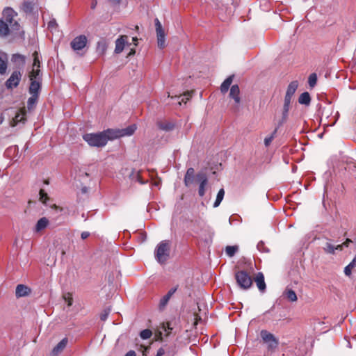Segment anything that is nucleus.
<instances>
[{
	"label": "nucleus",
	"mask_w": 356,
	"mask_h": 356,
	"mask_svg": "<svg viewBox=\"0 0 356 356\" xmlns=\"http://www.w3.org/2000/svg\"><path fill=\"white\" fill-rule=\"evenodd\" d=\"M136 129V125L133 124L124 129H107L102 132L107 143L108 140H113L124 136H130L134 134Z\"/></svg>",
	"instance_id": "nucleus-1"
},
{
	"label": "nucleus",
	"mask_w": 356,
	"mask_h": 356,
	"mask_svg": "<svg viewBox=\"0 0 356 356\" xmlns=\"http://www.w3.org/2000/svg\"><path fill=\"white\" fill-rule=\"evenodd\" d=\"M170 241L167 240L162 241L157 245L154 250L156 260L161 264H165L170 257Z\"/></svg>",
	"instance_id": "nucleus-2"
},
{
	"label": "nucleus",
	"mask_w": 356,
	"mask_h": 356,
	"mask_svg": "<svg viewBox=\"0 0 356 356\" xmlns=\"http://www.w3.org/2000/svg\"><path fill=\"white\" fill-rule=\"evenodd\" d=\"M3 20L10 26L12 31H19L20 24L15 19L17 17V13L11 7H6L2 11Z\"/></svg>",
	"instance_id": "nucleus-3"
},
{
	"label": "nucleus",
	"mask_w": 356,
	"mask_h": 356,
	"mask_svg": "<svg viewBox=\"0 0 356 356\" xmlns=\"http://www.w3.org/2000/svg\"><path fill=\"white\" fill-rule=\"evenodd\" d=\"M83 138L91 147H103L107 144L102 131L86 134Z\"/></svg>",
	"instance_id": "nucleus-4"
},
{
	"label": "nucleus",
	"mask_w": 356,
	"mask_h": 356,
	"mask_svg": "<svg viewBox=\"0 0 356 356\" xmlns=\"http://www.w3.org/2000/svg\"><path fill=\"white\" fill-rule=\"evenodd\" d=\"M237 285L242 289H249L252 284L251 276L245 270H237L234 274Z\"/></svg>",
	"instance_id": "nucleus-5"
},
{
	"label": "nucleus",
	"mask_w": 356,
	"mask_h": 356,
	"mask_svg": "<svg viewBox=\"0 0 356 356\" xmlns=\"http://www.w3.org/2000/svg\"><path fill=\"white\" fill-rule=\"evenodd\" d=\"M260 334L263 341L267 344L269 350L273 351L277 348L279 341L272 333L263 330L261 331Z\"/></svg>",
	"instance_id": "nucleus-6"
},
{
	"label": "nucleus",
	"mask_w": 356,
	"mask_h": 356,
	"mask_svg": "<svg viewBox=\"0 0 356 356\" xmlns=\"http://www.w3.org/2000/svg\"><path fill=\"white\" fill-rule=\"evenodd\" d=\"M22 74L19 70H15L5 83L7 89L12 90L17 88L22 79Z\"/></svg>",
	"instance_id": "nucleus-7"
},
{
	"label": "nucleus",
	"mask_w": 356,
	"mask_h": 356,
	"mask_svg": "<svg viewBox=\"0 0 356 356\" xmlns=\"http://www.w3.org/2000/svg\"><path fill=\"white\" fill-rule=\"evenodd\" d=\"M193 93V91H187L182 95L175 96H170V93H168V97H170L171 104L181 106L183 103L185 105L187 104L188 101H189L192 97Z\"/></svg>",
	"instance_id": "nucleus-8"
},
{
	"label": "nucleus",
	"mask_w": 356,
	"mask_h": 356,
	"mask_svg": "<svg viewBox=\"0 0 356 356\" xmlns=\"http://www.w3.org/2000/svg\"><path fill=\"white\" fill-rule=\"evenodd\" d=\"M155 26L157 36L158 47L160 49H163L165 46V33L164 30L162 28L161 22L157 18L155 19Z\"/></svg>",
	"instance_id": "nucleus-9"
},
{
	"label": "nucleus",
	"mask_w": 356,
	"mask_h": 356,
	"mask_svg": "<svg viewBox=\"0 0 356 356\" xmlns=\"http://www.w3.org/2000/svg\"><path fill=\"white\" fill-rule=\"evenodd\" d=\"M86 43L87 38L83 35H81L74 38L71 42L70 45L73 50L76 51L83 49L86 47Z\"/></svg>",
	"instance_id": "nucleus-10"
},
{
	"label": "nucleus",
	"mask_w": 356,
	"mask_h": 356,
	"mask_svg": "<svg viewBox=\"0 0 356 356\" xmlns=\"http://www.w3.org/2000/svg\"><path fill=\"white\" fill-rule=\"evenodd\" d=\"M196 179L200 182L198 194L200 197H203L205 194V188L208 184L207 176L204 172H199L196 175Z\"/></svg>",
	"instance_id": "nucleus-11"
},
{
	"label": "nucleus",
	"mask_w": 356,
	"mask_h": 356,
	"mask_svg": "<svg viewBox=\"0 0 356 356\" xmlns=\"http://www.w3.org/2000/svg\"><path fill=\"white\" fill-rule=\"evenodd\" d=\"M196 175H195V170L193 168H189L184 176V184L186 186L189 187L195 183Z\"/></svg>",
	"instance_id": "nucleus-12"
},
{
	"label": "nucleus",
	"mask_w": 356,
	"mask_h": 356,
	"mask_svg": "<svg viewBox=\"0 0 356 356\" xmlns=\"http://www.w3.org/2000/svg\"><path fill=\"white\" fill-rule=\"evenodd\" d=\"M31 289L24 284H18L15 289V296L19 298L26 297L31 294Z\"/></svg>",
	"instance_id": "nucleus-13"
},
{
	"label": "nucleus",
	"mask_w": 356,
	"mask_h": 356,
	"mask_svg": "<svg viewBox=\"0 0 356 356\" xmlns=\"http://www.w3.org/2000/svg\"><path fill=\"white\" fill-rule=\"evenodd\" d=\"M15 115L13 117L12 120L10 122V124L11 127H17L22 124H24L26 121V113H15Z\"/></svg>",
	"instance_id": "nucleus-14"
},
{
	"label": "nucleus",
	"mask_w": 356,
	"mask_h": 356,
	"mask_svg": "<svg viewBox=\"0 0 356 356\" xmlns=\"http://www.w3.org/2000/svg\"><path fill=\"white\" fill-rule=\"evenodd\" d=\"M127 39L128 37L127 35H121L116 40L114 51L115 54H120L124 50L125 44H128Z\"/></svg>",
	"instance_id": "nucleus-15"
},
{
	"label": "nucleus",
	"mask_w": 356,
	"mask_h": 356,
	"mask_svg": "<svg viewBox=\"0 0 356 356\" xmlns=\"http://www.w3.org/2000/svg\"><path fill=\"white\" fill-rule=\"evenodd\" d=\"M40 87L41 81H31V84L29 86V93L31 94V95H36L37 97H38L40 91Z\"/></svg>",
	"instance_id": "nucleus-16"
},
{
	"label": "nucleus",
	"mask_w": 356,
	"mask_h": 356,
	"mask_svg": "<svg viewBox=\"0 0 356 356\" xmlns=\"http://www.w3.org/2000/svg\"><path fill=\"white\" fill-rule=\"evenodd\" d=\"M68 342L67 338L63 339L52 350V355L54 356L58 355L60 353L63 352V350L67 346Z\"/></svg>",
	"instance_id": "nucleus-17"
},
{
	"label": "nucleus",
	"mask_w": 356,
	"mask_h": 356,
	"mask_svg": "<svg viewBox=\"0 0 356 356\" xmlns=\"http://www.w3.org/2000/svg\"><path fill=\"white\" fill-rule=\"evenodd\" d=\"M239 95H240V89H239L238 86L236 84L233 85L230 88L229 97L234 100L235 104H240V102H241Z\"/></svg>",
	"instance_id": "nucleus-18"
},
{
	"label": "nucleus",
	"mask_w": 356,
	"mask_h": 356,
	"mask_svg": "<svg viewBox=\"0 0 356 356\" xmlns=\"http://www.w3.org/2000/svg\"><path fill=\"white\" fill-rule=\"evenodd\" d=\"M254 281L259 290L261 292L265 291L266 286L264 281V276L262 273H257L256 277L254 278Z\"/></svg>",
	"instance_id": "nucleus-19"
},
{
	"label": "nucleus",
	"mask_w": 356,
	"mask_h": 356,
	"mask_svg": "<svg viewBox=\"0 0 356 356\" xmlns=\"http://www.w3.org/2000/svg\"><path fill=\"white\" fill-rule=\"evenodd\" d=\"M8 68V58L7 55L0 51V74H4Z\"/></svg>",
	"instance_id": "nucleus-20"
},
{
	"label": "nucleus",
	"mask_w": 356,
	"mask_h": 356,
	"mask_svg": "<svg viewBox=\"0 0 356 356\" xmlns=\"http://www.w3.org/2000/svg\"><path fill=\"white\" fill-rule=\"evenodd\" d=\"M10 31L9 25L3 19H0V36L3 38L8 36Z\"/></svg>",
	"instance_id": "nucleus-21"
},
{
	"label": "nucleus",
	"mask_w": 356,
	"mask_h": 356,
	"mask_svg": "<svg viewBox=\"0 0 356 356\" xmlns=\"http://www.w3.org/2000/svg\"><path fill=\"white\" fill-rule=\"evenodd\" d=\"M298 87V81H291L287 87L285 96H286L288 97H292L293 96V95L295 94Z\"/></svg>",
	"instance_id": "nucleus-22"
},
{
	"label": "nucleus",
	"mask_w": 356,
	"mask_h": 356,
	"mask_svg": "<svg viewBox=\"0 0 356 356\" xmlns=\"http://www.w3.org/2000/svg\"><path fill=\"white\" fill-rule=\"evenodd\" d=\"M177 287L172 288L166 295H165L160 300V307H164L168 302L169 300L172 297V296L177 291Z\"/></svg>",
	"instance_id": "nucleus-23"
},
{
	"label": "nucleus",
	"mask_w": 356,
	"mask_h": 356,
	"mask_svg": "<svg viewBox=\"0 0 356 356\" xmlns=\"http://www.w3.org/2000/svg\"><path fill=\"white\" fill-rule=\"evenodd\" d=\"M234 76V75L229 76L222 83V84L220 86V91H221L222 93L225 94V93H226L228 91V90H229V88L232 81H233Z\"/></svg>",
	"instance_id": "nucleus-24"
},
{
	"label": "nucleus",
	"mask_w": 356,
	"mask_h": 356,
	"mask_svg": "<svg viewBox=\"0 0 356 356\" xmlns=\"http://www.w3.org/2000/svg\"><path fill=\"white\" fill-rule=\"evenodd\" d=\"M48 224L49 220L47 218H41L40 220H38L35 225V231L36 232L42 231V229H45L47 227Z\"/></svg>",
	"instance_id": "nucleus-25"
},
{
	"label": "nucleus",
	"mask_w": 356,
	"mask_h": 356,
	"mask_svg": "<svg viewBox=\"0 0 356 356\" xmlns=\"http://www.w3.org/2000/svg\"><path fill=\"white\" fill-rule=\"evenodd\" d=\"M12 61L18 67H23L25 65V57L19 54H13L12 56Z\"/></svg>",
	"instance_id": "nucleus-26"
},
{
	"label": "nucleus",
	"mask_w": 356,
	"mask_h": 356,
	"mask_svg": "<svg viewBox=\"0 0 356 356\" xmlns=\"http://www.w3.org/2000/svg\"><path fill=\"white\" fill-rule=\"evenodd\" d=\"M157 126L160 129L168 131L173 129L175 124L168 121H159L157 122Z\"/></svg>",
	"instance_id": "nucleus-27"
},
{
	"label": "nucleus",
	"mask_w": 356,
	"mask_h": 356,
	"mask_svg": "<svg viewBox=\"0 0 356 356\" xmlns=\"http://www.w3.org/2000/svg\"><path fill=\"white\" fill-rule=\"evenodd\" d=\"M29 78L31 81L38 80L42 81V75L39 68L33 67L32 71L30 72Z\"/></svg>",
	"instance_id": "nucleus-28"
},
{
	"label": "nucleus",
	"mask_w": 356,
	"mask_h": 356,
	"mask_svg": "<svg viewBox=\"0 0 356 356\" xmlns=\"http://www.w3.org/2000/svg\"><path fill=\"white\" fill-rule=\"evenodd\" d=\"M311 101L310 95L308 92H305L302 93L299 98L298 102L300 104L309 105Z\"/></svg>",
	"instance_id": "nucleus-29"
},
{
	"label": "nucleus",
	"mask_w": 356,
	"mask_h": 356,
	"mask_svg": "<svg viewBox=\"0 0 356 356\" xmlns=\"http://www.w3.org/2000/svg\"><path fill=\"white\" fill-rule=\"evenodd\" d=\"M22 10L26 13H30L33 10V3L30 1H24L21 6Z\"/></svg>",
	"instance_id": "nucleus-30"
},
{
	"label": "nucleus",
	"mask_w": 356,
	"mask_h": 356,
	"mask_svg": "<svg viewBox=\"0 0 356 356\" xmlns=\"http://www.w3.org/2000/svg\"><path fill=\"white\" fill-rule=\"evenodd\" d=\"M356 266V256L353 258L352 261L345 267L344 273L346 276L350 277L352 274V270Z\"/></svg>",
	"instance_id": "nucleus-31"
},
{
	"label": "nucleus",
	"mask_w": 356,
	"mask_h": 356,
	"mask_svg": "<svg viewBox=\"0 0 356 356\" xmlns=\"http://www.w3.org/2000/svg\"><path fill=\"white\" fill-rule=\"evenodd\" d=\"M38 97L36 95H31L27 101V108L29 111L34 109L38 102Z\"/></svg>",
	"instance_id": "nucleus-32"
},
{
	"label": "nucleus",
	"mask_w": 356,
	"mask_h": 356,
	"mask_svg": "<svg viewBox=\"0 0 356 356\" xmlns=\"http://www.w3.org/2000/svg\"><path fill=\"white\" fill-rule=\"evenodd\" d=\"M224 195H225V191L223 188H221L217 194L216 201L213 204V207H215V208L218 207L220 204L221 202L223 200Z\"/></svg>",
	"instance_id": "nucleus-33"
},
{
	"label": "nucleus",
	"mask_w": 356,
	"mask_h": 356,
	"mask_svg": "<svg viewBox=\"0 0 356 356\" xmlns=\"http://www.w3.org/2000/svg\"><path fill=\"white\" fill-rule=\"evenodd\" d=\"M285 296L286 298L291 302H295L297 300L296 293L292 289H286L285 291Z\"/></svg>",
	"instance_id": "nucleus-34"
},
{
	"label": "nucleus",
	"mask_w": 356,
	"mask_h": 356,
	"mask_svg": "<svg viewBox=\"0 0 356 356\" xmlns=\"http://www.w3.org/2000/svg\"><path fill=\"white\" fill-rule=\"evenodd\" d=\"M277 129H275V130L272 132L270 135L266 136L264 138V145L266 147H268L272 143L273 140L275 138L277 134Z\"/></svg>",
	"instance_id": "nucleus-35"
},
{
	"label": "nucleus",
	"mask_w": 356,
	"mask_h": 356,
	"mask_svg": "<svg viewBox=\"0 0 356 356\" xmlns=\"http://www.w3.org/2000/svg\"><path fill=\"white\" fill-rule=\"evenodd\" d=\"M291 99H292V97H288L286 96L284 97L283 111H289L290 109L292 108Z\"/></svg>",
	"instance_id": "nucleus-36"
},
{
	"label": "nucleus",
	"mask_w": 356,
	"mask_h": 356,
	"mask_svg": "<svg viewBox=\"0 0 356 356\" xmlns=\"http://www.w3.org/2000/svg\"><path fill=\"white\" fill-rule=\"evenodd\" d=\"M238 246L236 245L227 246L225 249V252L229 257H232L236 254Z\"/></svg>",
	"instance_id": "nucleus-37"
},
{
	"label": "nucleus",
	"mask_w": 356,
	"mask_h": 356,
	"mask_svg": "<svg viewBox=\"0 0 356 356\" xmlns=\"http://www.w3.org/2000/svg\"><path fill=\"white\" fill-rule=\"evenodd\" d=\"M317 82V76L315 73H312L309 75L308 79V83L310 87L313 88Z\"/></svg>",
	"instance_id": "nucleus-38"
},
{
	"label": "nucleus",
	"mask_w": 356,
	"mask_h": 356,
	"mask_svg": "<svg viewBox=\"0 0 356 356\" xmlns=\"http://www.w3.org/2000/svg\"><path fill=\"white\" fill-rule=\"evenodd\" d=\"M323 250L326 253L334 254V246L328 242L325 243Z\"/></svg>",
	"instance_id": "nucleus-39"
},
{
	"label": "nucleus",
	"mask_w": 356,
	"mask_h": 356,
	"mask_svg": "<svg viewBox=\"0 0 356 356\" xmlns=\"http://www.w3.org/2000/svg\"><path fill=\"white\" fill-rule=\"evenodd\" d=\"M152 332L149 329L143 330L140 332V336L143 339H147L151 337Z\"/></svg>",
	"instance_id": "nucleus-40"
},
{
	"label": "nucleus",
	"mask_w": 356,
	"mask_h": 356,
	"mask_svg": "<svg viewBox=\"0 0 356 356\" xmlns=\"http://www.w3.org/2000/svg\"><path fill=\"white\" fill-rule=\"evenodd\" d=\"M49 197L47 194L44 192L43 189H40V200L44 203L46 204Z\"/></svg>",
	"instance_id": "nucleus-41"
},
{
	"label": "nucleus",
	"mask_w": 356,
	"mask_h": 356,
	"mask_svg": "<svg viewBox=\"0 0 356 356\" xmlns=\"http://www.w3.org/2000/svg\"><path fill=\"white\" fill-rule=\"evenodd\" d=\"M162 330L166 332L165 336L169 335L172 328L170 326V324L167 323L166 324L163 323L161 327Z\"/></svg>",
	"instance_id": "nucleus-42"
},
{
	"label": "nucleus",
	"mask_w": 356,
	"mask_h": 356,
	"mask_svg": "<svg viewBox=\"0 0 356 356\" xmlns=\"http://www.w3.org/2000/svg\"><path fill=\"white\" fill-rule=\"evenodd\" d=\"M65 301L67 302V306L70 307L72 305L73 299L70 293H67L63 296Z\"/></svg>",
	"instance_id": "nucleus-43"
},
{
	"label": "nucleus",
	"mask_w": 356,
	"mask_h": 356,
	"mask_svg": "<svg viewBox=\"0 0 356 356\" xmlns=\"http://www.w3.org/2000/svg\"><path fill=\"white\" fill-rule=\"evenodd\" d=\"M48 29H54L57 27V23L55 19H51L47 24Z\"/></svg>",
	"instance_id": "nucleus-44"
},
{
	"label": "nucleus",
	"mask_w": 356,
	"mask_h": 356,
	"mask_svg": "<svg viewBox=\"0 0 356 356\" xmlns=\"http://www.w3.org/2000/svg\"><path fill=\"white\" fill-rule=\"evenodd\" d=\"M110 309H105L102 314H101V316H100V318L102 321H106L108 316V314L110 313Z\"/></svg>",
	"instance_id": "nucleus-45"
},
{
	"label": "nucleus",
	"mask_w": 356,
	"mask_h": 356,
	"mask_svg": "<svg viewBox=\"0 0 356 356\" xmlns=\"http://www.w3.org/2000/svg\"><path fill=\"white\" fill-rule=\"evenodd\" d=\"M135 177H136V179L138 182H139L140 184H144L145 183V181L143 180V179L141 178V176L140 175V172H138L136 175H135Z\"/></svg>",
	"instance_id": "nucleus-46"
},
{
	"label": "nucleus",
	"mask_w": 356,
	"mask_h": 356,
	"mask_svg": "<svg viewBox=\"0 0 356 356\" xmlns=\"http://www.w3.org/2000/svg\"><path fill=\"white\" fill-rule=\"evenodd\" d=\"M33 67L39 68L40 67V61L38 57L34 58Z\"/></svg>",
	"instance_id": "nucleus-47"
},
{
	"label": "nucleus",
	"mask_w": 356,
	"mask_h": 356,
	"mask_svg": "<svg viewBox=\"0 0 356 356\" xmlns=\"http://www.w3.org/2000/svg\"><path fill=\"white\" fill-rule=\"evenodd\" d=\"M165 353V351L163 348H160L156 353V356H163Z\"/></svg>",
	"instance_id": "nucleus-48"
},
{
	"label": "nucleus",
	"mask_w": 356,
	"mask_h": 356,
	"mask_svg": "<svg viewBox=\"0 0 356 356\" xmlns=\"http://www.w3.org/2000/svg\"><path fill=\"white\" fill-rule=\"evenodd\" d=\"M339 116V113H335V115L334 116V121L331 123H324V125H327V126H333L335 123H336V121H337V117Z\"/></svg>",
	"instance_id": "nucleus-49"
},
{
	"label": "nucleus",
	"mask_w": 356,
	"mask_h": 356,
	"mask_svg": "<svg viewBox=\"0 0 356 356\" xmlns=\"http://www.w3.org/2000/svg\"><path fill=\"white\" fill-rule=\"evenodd\" d=\"M90 236V233L88 232H83L81 234L82 239H86Z\"/></svg>",
	"instance_id": "nucleus-50"
},
{
	"label": "nucleus",
	"mask_w": 356,
	"mask_h": 356,
	"mask_svg": "<svg viewBox=\"0 0 356 356\" xmlns=\"http://www.w3.org/2000/svg\"><path fill=\"white\" fill-rule=\"evenodd\" d=\"M101 46H102V52H104L106 49L105 44H104V43L99 42H98V49H99Z\"/></svg>",
	"instance_id": "nucleus-51"
},
{
	"label": "nucleus",
	"mask_w": 356,
	"mask_h": 356,
	"mask_svg": "<svg viewBox=\"0 0 356 356\" xmlns=\"http://www.w3.org/2000/svg\"><path fill=\"white\" fill-rule=\"evenodd\" d=\"M352 240L347 238L345 242L343 243V246L348 247V245L352 243Z\"/></svg>",
	"instance_id": "nucleus-52"
},
{
	"label": "nucleus",
	"mask_w": 356,
	"mask_h": 356,
	"mask_svg": "<svg viewBox=\"0 0 356 356\" xmlns=\"http://www.w3.org/2000/svg\"><path fill=\"white\" fill-rule=\"evenodd\" d=\"M125 356H136V353L133 350L129 351Z\"/></svg>",
	"instance_id": "nucleus-53"
},
{
	"label": "nucleus",
	"mask_w": 356,
	"mask_h": 356,
	"mask_svg": "<svg viewBox=\"0 0 356 356\" xmlns=\"http://www.w3.org/2000/svg\"><path fill=\"white\" fill-rule=\"evenodd\" d=\"M343 243L342 244H340V245H338L337 246H334V251L336 250H341L343 249Z\"/></svg>",
	"instance_id": "nucleus-54"
},
{
	"label": "nucleus",
	"mask_w": 356,
	"mask_h": 356,
	"mask_svg": "<svg viewBox=\"0 0 356 356\" xmlns=\"http://www.w3.org/2000/svg\"><path fill=\"white\" fill-rule=\"evenodd\" d=\"M96 5H97V1H93L92 3V5H91V8L92 9H94L96 7Z\"/></svg>",
	"instance_id": "nucleus-55"
},
{
	"label": "nucleus",
	"mask_w": 356,
	"mask_h": 356,
	"mask_svg": "<svg viewBox=\"0 0 356 356\" xmlns=\"http://www.w3.org/2000/svg\"><path fill=\"white\" fill-rule=\"evenodd\" d=\"M162 333H163V332H162V331H159V334H158V339H160V340H161V339H162V337H161V336H162Z\"/></svg>",
	"instance_id": "nucleus-56"
},
{
	"label": "nucleus",
	"mask_w": 356,
	"mask_h": 356,
	"mask_svg": "<svg viewBox=\"0 0 356 356\" xmlns=\"http://www.w3.org/2000/svg\"><path fill=\"white\" fill-rule=\"evenodd\" d=\"M133 41L134 42L135 45H136L137 44L136 42L138 41V38L136 37H134L133 38Z\"/></svg>",
	"instance_id": "nucleus-57"
},
{
	"label": "nucleus",
	"mask_w": 356,
	"mask_h": 356,
	"mask_svg": "<svg viewBox=\"0 0 356 356\" xmlns=\"http://www.w3.org/2000/svg\"><path fill=\"white\" fill-rule=\"evenodd\" d=\"M134 53H135V51L134 50H131V51L130 52L129 55L133 54Z\"/></svg>",
	"instance_id": "nucleus-58"
},
{
	"label": "nucleus",
	"mask_w": 356,
	"mask_h": 356,
	"mask_svg": "<svg viewBox=\"0 0 356 356\" xmlns=\"http://www.w3.org/2000/svg\"><path fill=\"white\" fill-rule=\"evenodd\" d=\"M195 320H196V321H195V324H197V317H196V318H195Z\"/></svg>",
	"instance_id": "nucleus-59"
},
{
	"label": "nucleus",
	"mask_w": 356,
	"mask_h": 356,
	"mask_svg": "<svg viewBox=\"0 0 356 356\" xmlns=\"http://www.w3.org/2000/svg\"><path fill=\"white\" fill-rule=\"evenodd\" d=\"M19 111L22 112V111H25L22 109V110H19Z\"/></svg>",
	"instance_id": "nucleus-60"
},
{
	"label": "nucleus",
	"mask_w": 356,
	"mask_h": 356,
	"mask_svg": "<svg viewBox=\"0 0 356 356\" xmlns=\"http://www.w3.org/2000/svg\"><path fill=\"white\" fill-rule=\"evenodd\" d=\"M116 1H118V3H119V2H120V0H116Z\"/></svg>",
	"instance_id": "nucleus-61"
}]
</instances>
